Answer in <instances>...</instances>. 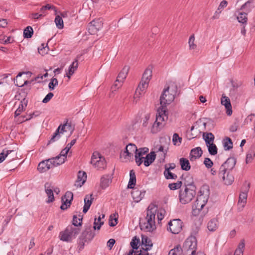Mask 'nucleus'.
<instances>
[{
  "label": "nucleus",
  "instance_id": "56",
  "mask_svg": "<svg viewBox=\"0 0 255 255\" xmlns=\"http://www.w3.org/2000/svg\"><path fill=\"white\" fill-rule=\"evenodd\" d=\"M92 194L90 196L88 195H86L84 198V203L91 206L94 198L92 197Z\"/></svg>",
  "mask_w": 255,
  "mask_h": 255
},
{
  "label": "nucleus",
  "instance_id": "8",
  "mask_svg": "<svg viewBox=\"0 0 255 255\" xmlns=\"http://www.w3.org/2000/svg\"><path fill=\"white\" fill-rule=\"evenodd\" d=\"M91 163L95 166V167H97L99 169H103L106 167V162L105 157L102 156L98 151L93 152L91 158Z\"/></svg>",
  "mask_w": 255,
  "mask_h": 255
},
{
  "label": "nucleus",
  "instance_id": "44",
  "mask_svg": "<svg viewBox=\"0 0 255 255\" xmlns=\"http://www.w3.org/2000/svg\"><path fill=\"white\" fill-rule=\"evenodd\" d=\"M79 217L80 218L78 219L76 215L73 216L72 226L73 225L75 227H81L82 226L83 217L81 216H79Z\"/></svg>",
  "mask_w": 255,
  "mask_h": 255
},
{
  "label": "nucleus",
  "instance_id": "57",
  "mask_svg": "<svg viewBox=\"0 0 255 255\" xmlns=\"http://www.w3.org/2000/svg\"><path fill=\"white\" fill-rule=\"evenodd\" d=\"M204 164L207 168H210L213 165V162L211 160L210 158L206 157L204 159Z\"/></svg>",
  "mask_w": 255,
  "mask_h": 255
},
{
  "label": "nucleus",
  "instance_id": "12",
  "mask_svg": "<svg viewBox=\"0 0 255 255\" xmlns=\"http://www.w3.org/2000/svg\"><path fill=\"white\" fill-rule=\"evenodd\" d=\"M103 23L100 19L93 20L88 24V32L91 34H96L103 27Z\"/></svg>",
  "mask_w": 255,
  "mask_h": 255
},
{
  "label": "nucleus",
  "instance_id": "4",
  "mask_svg": "<svg viewBox=\"0 0 255 255\" xmlns=\"http://www.w3.org/2000/svg\"><path fill=\"white\" fill-rule=\"evenodd\" d=\"M197 242L195 237H189L183 244L182 253L184 255H195Z\"/></svg>",
  "mask_w": 255,
  "mask_h": 255
},
{
  "label": "nucleus",
  "instance_id": "31",
  "mask_svg": "<svg viewBox=\"0 0 255 255\" xmlns=\"http://www.w3.org/2000/svg\"><path fill=\"white\" fill-rule=\"evenodd\" d=\"M25 72H19L18 75L16 76V78L14 79V83L15 84V85L17 87H22L24 85H26L28 84H31L32 81H33V80H32L31 81H27L25 80L24 81V83L22 84V81H18L17 78L18 77H20L21 76V75L23 74H25Z\"/></svg>",
  "mask_w": 255,
  "mask_h": 255
},
{
  "label": "nucleus",
  "instance_id": "5",
  "mask_svg": "<svg viewBox=\"0 0 255 255\" xmlns=\"http://www.w3.org/2000/svg\"><path fill=\"white\" fill-rule=\"evenodd\" d=\"M59 157H54L41 161L38 165L37 170L41 173L45 172L52 167L60 165L64 162V158L61 159L59 162H56L55 160Z\"/></svg>",
  "mask_w": 255,
  "mask_h": 255
},
{
  "label": "nucleus",
  "instance_id": "62",
  "mask_svg": "<svg viewBox=\"0 0 255 255\" xmlns=\"http://www.w3.org/2000/svg\"><path fill=\"white\" fill-rule=\"evenodd\" d=\"M122 83H121L120 81L117 82V80H116V81L115 82L114 84L111 87L112 92H113L114 91H116L117 89H119V87L122 86Z\"/></svg>",
  "mask_w": 255,
  "mask_h": 255
},
{
  "label": "nucleus",
  "instance_id": "39",
  "mask_svg": "<svg viewBox=\"0 0 255 255\" xmlns=\"http://www.w3.org/2000/svg\"><path fill=\"white\" fill-rule=\"evenodd\" d=\"M245 247V241L244 239H242L239 243L237 249L236 250L234 255H243Z\"/></svg>",
  "mask_w": 255,
  "mask_h": 255
},
{
  "label": "nucleus",
  "instance_id": "16",
  "mask_svg": "<svg viewBox=\"0 0 255 255\" xmlns=\"http://www.w3.org/2000/svg\"><path fill=\"white\" fill-rule=\"evenodd\" d=\"M230 172H226L221 171L218 172V175L220 178H222L224 184L227 185H231L234 181V177L233 175L230 173Z\"/></svg>",
  "mask_w": 255,
  "mask_h": 255
},
{
  "label": "nucleus",
  "instance_id": "49",
  "mask_svg": "<svg viewBox=\"0 0 255 255\" xmlns=\"http://www.w3.org/2000/svg\"><path fill=\"white\" fill-rule=\"evenodd\" d=\"M55 22L57 27L59 29H62L64 27L63 21L62 18L59 16L57 15L55 18Z\"/></svg>",
  "mask_w": 255,
  "mask_h": 255
},
{
  "label": "nucleus",
  "instance_id": "6",
  "mask_svg": "<svg viewBox=\"0 0 255 255\" xmlns=\"http://www.w3.org/2000/svg\"><path fill=\"white\" fill-rule=\"evenodd\" d=\"M199 193L200 194L198 195L196 200L192 206V214L194 216L199 214L208 201V198L203 196L201 191Z\"/></svg>",
  "mask_w": 255,
  "mask_h": 255
},
{
  "label": "nucleus",
  "instance_id": "7",
  "mask_svg": "<svg viewBox=\"0 0 255 255\" xmlns=\"http://www.w3.org/2000/svg\"><path fill=\"white\" fill-rule=\"evenodd\" d=\"M95 236V233L92 231L91 225H86L85 226V230L83 231L80 237L79 245L81 247H84L85 242L91 241Z\"/></svg>",
  "mask_w": 255,
  "mask_h": 255
},
{
  "label": "nucleus",
  "instance_id": "3",
  "mask_svg": "<svg viewBox=\"0 0 255 255\" xmlns=\"http://www.w3.org/2000/svg\"><path fill=\"white\" fill-rule=\"evenodd\" d=\"M168 119V111L164 110L163 108H158L156 116V120L152 126V132H157L164 126L163 122Z\"/></svg>",
  "mask_w": 255,
  "mask_h": 255
},
{
  "label": "nucleus",
  "instance_id": "61",
  "mask_svg": "<svg viewBox=\"0 0 255 255\" xmlns=\"http://www.w3.org/2000/svg\"><path fill=\"white\" fill-rule=\"evenodd\" d=\"M53 96H54V94L52 93H51V92L49 93L45 97V98L43 99L42 102L43 103H48L51 99V98L53 97Z\"/></svg>",
  "mask_w": 255,
  "mask_h": 255
},
{
  "label": "nucleus",
  "instance_id": "41",
  "mask_svg": "<svg viewBox=\"0 0 255 255\" xmlns=\"http://www.w3.org/2000/svg\"><path fill=\"white\" fill-rule=\"evenodd\" d=\"M33 30L31 26H27L23 30V37L25 38H30L32 36Z\"/></svg>",
  "mask_w": 255,
  "mask_h": 255
},
{
  "label": "nucleus",
  "instance_id": "64",
  "mask_svg": "<svg viewBox=\"0 0 255 255\" xmlns=\"http://www.w3.org/2000/svg\"><path fill=\"white\" fill-rule=\"evenodd\" d=\"M141 242L144 244H151V246H152L151 240L147 237H142Z\"/></svg>",
  "mask_w": 255,
  "mask_h": 255
},
{
  "label": "nucleus",
  "instance_id": "19",
  "mask_svg": "<svg viewBox=\"0 0 255 255\" xmlns=\"http://www.w3.org/2000/svg\"><path fill=\"white\" fill-rule=\"evenodd\" d=\"M221 104L225 106L226 109V113L228 116L232 114V109L230 99L224 95L221 98Z\"/></svg>",
  "mask_w": 255,
  "mask_h": 255
},
{
  "label": "nucleus",
  "instance_id": "26",
  "mask_svg": "<svg viewBox=\"0 0 255 255\" xmlns=\"http://www.w3.org/2000/svg\"><path fill=\"white\" fill-rule=\"evenodd\" d=\"M129 70V67L128 66H124L122 71H120L118 75L117 82L120 81L121 83H123L124 80L126 78Z\"/></svg>",
  "mask_w": 255,
  "mask_h": 255
},
{
  "label": "nucleus",
  "instance_id": "51",
  "mask_svg": "<svg viewBox=\"0 0 255 255\" xmlns=\"http://www.w3.org/2000/svg\"><path fill=\"white\" fill-rule=\"evenodd\" d=\"M58 80L56 78L53 77L51 79L50 82L48 84L49 89L51 91L53 90L55 88V87L57 85H58Z\"/></svg>",
  "mask_w": 255,
  "mask_h": 255
},
{
  "label": "nucleus",
  "instance_id": "21",
  "mask_svg": "<svg viewBox=\"0 0 255 255\" xmlns=\"http://www.w3.org/2000/svg\"><path fill=\"white\" fill-rule=\"evenodd\" d=\"M203 153V151L200 147H197L191 150L189 158L191 161H193L200 158Z\"/></svg>",
  "mask_w": 255,
  "mask_h": 255
},
{
  "label": "nucleus",
  "instance_id": "14",
  "mask_svg": "<svg viewBox=\"0 0 255 255\" xmlns=\"http://www.w3.org/2000/svg\"><path fill=\"white\" fill-rule=\"evenodd\" d=\"M73 200V194L70 191H67L65 195L61 197L62 204L60 209L62 210H65L71 206V202Z\"/></svg>",
  "mask_w": 255,
  "mask_h": 255
},
{
  "label": "nucleus",
  "instance_id": "2",
  "mask_svg": "<svg viewBox=\"0 0 255 255\" xmlns=\"http://www.w3.org/2000/svg\"><path fill=\"white\" fill-rule=\"evenodd\" d=\"M187 186L184 190H180L179 194V201L183 204L190 202L196 194L195 185L188 184Z\"/></svg>",
  "mask_w": 255,
  "mask_h": 255
},
{
  "label": "nucleus",
  "instance_id": "36",
  "mask_svg": "<svg viewBox=\"0 0 255 255\" xmlns=\"http://www.w3.org/2000/svg\"><path fill=\"white\" fill-rule=\"evenodd\" d=\"M66 231H69L72 237L75 238V237L80 233V229L78 228V227H73L72 225H70L68 226L66 228Z\"/></svg>",
  "mask_w": 255,
  "mask_h": 255
},
{
  "label": "nucleus",
  "instance_id": "40",
  "mask_svg": "<svg viewBox=\"0 0 255 255\" xmlns=\"http://www.w3.org/2000/svg\"><path fill=\"white\" fill-rule=\"evenodd\" d=\"M247 15L248 13L246 12H239V15L237 17L238 21L243 24H246L248 21Z\"/></svg>",
  "mask_w": 255,
  "mask_h": 255
},
{
  "label": "nucleus",
  "instance_id": "46",
  "mask_svg": "<svg viewBox=\"0 0 255 255\" xmlns=\"http://www.w3.org/2000/svg\"><path fill=\"white\" fill-rule=\"evenodd\" d=\"M208 151L211 155H215L217 154L218 148L215 144L212 143L207 145Z\"/></svg>",
  "mask_w": 255,
  "mask_h": 255
},
{
  "label": "nucleus",
  "instance_id": "48",
  "mask_svg": "<svg viewBox=\"0 0 255 255\" xmlns=\"http://www.w3.org/2000/svg\"><path fill=\"white\" fill-rule=\"evenodd\" d=\"M139 239L136 236L134 237L130 243V245L132 249L135 250H137L139 247L138 245L139 243Z\"/></svg>",
  "mask_w": 255,
  "mask_h": 255
},
{
  "label": "nucleus",
  "instance_id": "43",
  "mask_svg": "<svg viewBox=\"0 0 255 255\" xmlns=\"http://www.w3.org/2000/svg\"><path fill=\"white\" fill-rule=\"evenodd\" d=\"M182 249L180 245L176 246L173 249H171L168 255H180L182 253Z\"/></svg>",
  "mask_w": 255,
  "mask_h": 255
},
{
  "label": "nucleus",
  "instance_id": "22",
  "mask_svg": "<svg viewBox=\"0 0 255 255\" xmlns=\"http://www.w3.org/2000/svg\"><path fill=\"white\" fill-rule=\"evenodd\" d=\"M87 178L86 173L84 171H79L78 174L77 179L75 185L77 187H81L86 182Z\"/></svg>",
  "mask_w": 255,
  "mask_h": 255
},
{
  "label": "nucleus",
  "instance_id": "1",
  "mask_svg": "<svg viewBox=\"0 0 255 255\" xmlns=\"http://www.w3.org/2000/svg\"><path fill=\"white\" fill-rule=\"evenodd\" d=\"M157 211V207L152 204H150L146 212V216L145 221L143 222L141 220L139 221V226L141 230L146 232H152L155 229V217Z\"/></svg>",
  "mask_w": 255,
  "mask_h": 255
},
{
  "label": "nucleus",
  "instance_id": "29",
  "mask_svg": "<svg viewBox=\"0 0 255 255\" xmlns=\"http://www.w3.org/2000/svg\"><path fill=\"white\" fill-rule=\"evenodd\" d=\"M129 180L128 185V188L133 189L136 184V176L134 171L132 169L129 172Z\"/></svg>",
  "mask_w": 255,
  "mask_h": 255
},
{
  "label": "nucleus",
  "instance_id": "63",
  "mask_svg": "<svg viewBox=\"0 0 255 255\" xmlns=\"http://www.w3.org/2000/svg\"><path fill=\"white\" fill-rule=\"evenodd\" d=\"M143 159H144V157L137 156V155L135 154V160L138 166H140L143 162Z\"/></svg>",
  "mask_w": 255,
  "mask_h": 255
},
{
  "label": "nucleus",
  "instance_id": "47",
  "mask_svg": "<svg viewBox=\"0 0 255 255\" xmlns=\"http://www.w3.org/2000/svg\"><path fill=\"white\" fill-rule=\"evenodd\" d=\"M182 185L181 181H178L176 183H172L168 184V187L171 190L180 189Z\"/></svg>",
  "mask_w": 255,
  "mask_h": 255
},
{
  "label": "nucleus",
  "instance_id": "34",
  "mask_svg": "<svg viewBox=\"0 0 255 255\" xmlns=\"http://www.w3.org/2000/svg\"><path fill=\"white\" fill-rule=\"evenodd\" d=\"M206 145L214 143L215 138L214 134L211 132H204L203 134Z\"/></svg>",
  "mask_w": 255,
  "mask_h": 255
},
{
  "label": "nucleus",
  "instance_id": "11",
  "mask_svg": "<svg viewBox=\"0 0 255 255\" xmlns=\"http://www.w3.org/2000/svg\"><path fill=\"white\" fill-rule=\"evenodd\" d=\"M250 186V183L246 181L241 188V191L239 195L238 203L243 204V207L245 206L247 203L248 193L249 191Z\"/></svg>",
  "mask_w": 255,
  "mask_h": 255
},
{
  "label": "nucleus",
  "instance_id": "25",
  "mask_svg": "<svg viewBox=\"0 0 255 255\" xmlns=\"http://www.w3.org/2000/svg\"><path fill=\"white\" fill-rule=\"evenodd\" d=\"M156 158V154L154 151H151L147 154L145 157H144L143 164L145 166H149L155 160Z\"/></svg>",
  "mask_w": 255,
  "mask_h": 255
},
{
  "label": "nucleus",
  "instance_id": "35",
  "mask_svg": "<svg viewBox=\"0 0 255 255\" xmlns=\"http://www.w3.org/2000/svg\"><path fill=\"white\" fill-rule=\"evenodd\" d=\"M254 7V0H249L245 2L240 8V10H245L246 12H249Z\"/></svg>",
  "mask_w": 255,
  "mask_h": 255
},
{
  "label": "nucleus",
  "instance_id": "17",
  "mask_svg": "<svg viewBox=\"0 0 255 255\" xmlns=\"http://www.w3.org/2000/svg\"><path fill=\"white\" fill-rule=\"evenodd\" d=\"M135 151H138L137 147L134 144L130 143L126 146L125 151L121 153V156L123 155L125 158H130L133 155L132 152L135 153Z\"/></svg>",
  "mask_w": 255,
  "mask_h": 255
},
{
  "label": "nucleus",
  "instance_id": "37",
  "mask_svg": "<svg viewBox=\"0 0 255 255\" xmlns=\"http://www.w3.org/2000/svg\"><path fill=\"white\" fill-rule=\"evenodd\" d=\"M59 237L61 240L66 242L70 241L72 238L69 231H66V229L60 233Z\"/></svg>",
  "mask_w": 255,
  "mask_h": 255
},
{
  "label": "nucleus",
  "instance_id": "45",
  "mask_svg": "<svg viewBox=\"0 0 255 255\" xmlns=\"http://www.w3.org/2000/svg\"><path fill=\"white\" fill-rule=\"evenodd\" d=\"M152 246H151V244H144L143 243L141 244V248H140V253L138 254H136V255H144V254H143L142 253V251H143L144 252H147L148 250H150V249L152 247ZM144 255H150L148 253H146L145 254H144Z\"/></svg>",
  "mask_w": 255,
  "mask_h": 255
},
{
  "label": "nucleus",
  "instance_id": "53",
  "mask_svg": "<svg viewBox=\"0 0 255 255\" xmlns=\"http://www.w3.org/2000/svg\"><path fill=\"white\" fill-rule=\"evenodd\" d=\"M115 217L114 218H113L112 215L110 216L109 225L110 227H115L118 224V217H116V214H113Z\"/></svg>",
  "mask_w": 255,
  "mask_h": 255
},
{
  "label": "nucleus",
  "instance_id": "60",
  "mask_svg": "<svg viewBox=\"0 0 255 255\" xmlns=\"http://www.w3.org/2000/svg\"><path fill=\"white\" fill-rule=\"evenodd\" d=\"M32 119V116H30V117H26V116H21L19 117H18L17 119V122L19 123H22L25 121L30 120Z\"/></svg>",
  "mask_w": 255,
  "mask_h": 255
},
{
  "label": "nucleus",
  "instance_id": "55",
  "mask_svg": "<svg viewBox=\"0 0 255 255\" xmlns=\"http://www.w3.org/2000/svg\"><path fill=\"white\" fill-rule=\"evenodd\" d=\"M50 9H54L56 11V7L53 5H51L50 4H47L46 5L43 6L41 7L40 9V11L43 13L44 12V11L46 10H50Z\"/></svg>",
  "mask_w": 255,
  "mask_h": 255
},
{
  "label": "nucleus",
  "instance_id": "54",
  "mask_svg": "<svg viewBox=\"0 0 255 255\" xmlns=\"http://www.w3.org/2000/svg\"><path fill=\"white\" fill-rule=\"evenodd\" d=\"M24 109V107L23 106V102L21 101L20 102V104H19L18 108L16 109L14 113L15 118L19 116L21 113L23 111Z\"/></svg>",
  "mask_w": 255,
  "mask_h": 255
},
{
  "label": "nucleus",
  "instance_id": "28",
  "mask_svg": "<svg viewBox=\"0 0 255 255\" xmlns=\"http://www.w3.org/2000/svg\"><path fill=\"white\" fill-rule=\"evenodd\" d=\"M112 182V179L109 175H104L101 178V187L103 189H106Z\"/></svg>",
  "mask_w": 255,
  "mask_h": 255
},
{
  "label": "nucleus",
  "instance_id": "18",
  "mask_svg": "<svg viewBox=\"0 0 255 255\" xmlns=\"http://www.w3.org/2000/svg\"><path fill=\"white\" fill-rule=\"evenodd\" d=\"M12 154V157H9V160L10 161L14 159H16V152L14 150H5L3 149L0 153V163H1L9 155V154Z\"/></svg>",
  "mask_w": 255,
  "mask_h": 255
},
{
  "label": "nucleus",
  "instance_id": "23",
  "mask_svg": "<svg viewBox=\"0 0 255 255\" xmlns=\"http://www.w3.org/2000/svg\"><path fill=\"white\" fill-rule=\"evenodd\" d=\"M145 193V191H141L136 188H133V190L131 194L134 201L138 202L144 197Z\"/></svg>",
  "mask_w": 255,
  "mask_h": 255
},
{
  "label": "nucleus",
  "instance_id": "30",
  "mask_svg": "<svg viewBox=\"0 0 255 255\" xmlns=\"http://www.w3.org/2000/svg\"><path fill=\"white\" fill-rule=\"evenodd\" d=\"M152 76V70L149 68H146L143 75L142 79V81H144V84L148 85V83L151 78Z\"/></svg>",
  "mask_w": 255,
  "mask_h": 255
},
{
  "label": "nucleus",
  "instance_id": "24",
  "mask_svg": "<svg viewBox=\"0 0 255 255\" xmlns=\"http://www.w3.org/2000/svg\"><path fill=\"white\" fill-rule=\"evenodd\" d=\"M81 56V55H77L76 59L74 61L72 62V63L70 65L68 69V72L66 74V76L69 79L71 77V76L72 75L75 70H77L78 66V58Z\"/></svg>",
  "mask_w": 255,
  "mask_h": 255
},
{
  "label": "nucleus",
  "instance_id": "20",
  "mask_svg": "<svg viewBox=\"0 0 255 255\" xmlns=\"http://www.w3.org/2000/svg\"><path fill=\"white\" fill-rule=\"evenodd\" d=\"M45 191L48 196V200H47L46 202L47 203H50L54 201V197L53 195V187H52L48 182H46L44 185Z\"/></svg>",
  "mask_w": 255,
  "mask_h": 255
},
{
  "label": "nucleus",
  "instance_id": "58",
  "mask_svg": "<svg viewBox=\"0 0 255 255\" xmlns=\"http://www.w3.org/2000/svg\"><path fill=\"white\" fill-rule=\"evenodd\" d=\"M67 150L66 149H63L61 150L60 153L59 155H58V156H56V157H59V158L58 159H56V160H59L60 159V160L61 159H64V161H65V159H66L67 158V154L68 153V152H66Z\"/></svg>",
  "mask_w": 255,
  "mask_h": 255
},
{
  "label": "nucleus",
  "instance_id": "27",
  "mask_svg": "<svg viewBox=\"0 0 255 255\" xmlns=\"http://www.w3.org/2000/svg\"><path fill=\"white\" fill-rule=\"evenodd\" d=\"M179 163L182 170L188 171L190 170L191 165L188 159L184 157L180 158Z\"/></svg>",
  "mask_w": 255,
  "mask_h": 255
},
{
  "label": "nucleus",
  "instance_id": "52",
  "mask_svg": "<svg viewBox=\"0 0 255 255\" xmlns=\"http://www.w3.org/2000/svg\"><path fill=\"white\" fill-rule=\"evenodd\" d=\"M138 151H135V154L137 155V156L142 157L143 155H144L148 151V148L147 147L139 148L137 149Z\"/></svg>",
  "mask_w": 255,
  "mask_h": 255
},
{
  "label": "nucleus",
  "instance_id": "10",
  "mask_svg": "<svg viewBox=\"0 0 255 255\" xmlns=\"http://www.w3.org/2000/svg\"><path fill=\"white\" fill-rule=\"evenodd\" d=\"M168 231L174 234L179 233L182 230L183 222L180 219H176L170 220L168 223Z\"/></svg>",
  "mask_w": 255,
  "mask_h": 255
},
{
  "label": "nucleus",
  "instance_id": "15",
  "mask_svg": "<svg viewBox=\"0 0 255 255\" xmlns=\"http://www.w3.org/2000/svg\"><path fill=\"white\" fill-rule=\"evenodd\" d=\"M66 126H67V124H66V123L64 124L63 125H60L55 130V132L52 136L50 139L48 141L47 145L58 140L60 137V133H62L66 131V130H65Z\"/></svg>",
  "mask_w": 255,
  "mask_h": 255
},
{
  "label": "nucleus",
  "instance_id": "38",
  "mask_svg": "<svg viewBox=\"0 0 255 255\" xmlns=\"http://www.w3.org/2000/svg\"><path fill=\"white\" fill-rule=\"evenodd\" d=\"M224 148L225 150H229L233 148V142L229 137H226L223 139Z\"/></svg>",
  "mask_w": 255,
  "mask_h": 255
},
{
  "label": "nucleus",
  "instance_id": "42",
  "mask_svg": "<svg viewBox=\"0 0 255 255\" xmlns=\"http://www.w3.org/2000/svg\"><path fill=\"white\" fill-rule=\"evenodd\" d=\"M105 217V215L104 214H102V217H101V216H99L98 219V221L97 222L96 220H97V218H95V221H94V230H100L102 225H103L104 224V222H102L101 220L102 219V218H104Z\"/></svg>",
  "mask_w": 255,
  "mask_h": 255
},
{
  "label": "nucleus",
  "instance_id": "13",
  "mask_svg": "<svg viewBox=\"0 0 255 255\" xmlns=\"http://www.w3.org/2000/svg\"><path fill=\"white\" fill-rule=\"evenodd\" d=\"M237 159L236 158L234 157H229L221 165L219 168V171H221V172L224 171V173L230 172L235 167Z\"/></svg>",
  "mask_w": 255,
  "mask_h": 255
},
{
  "label": "nucleus",
  "instance_id": "59",
  "mask_svg": "<svg viewBox=\"0 0 255 255\" xmlns=\"http://www.w3.org/2000/svg\"><path fill=\"white\" fill-rule=\"evenodd\" d=\"M255 156V153L253 152H249L247 153L246 156V163H249L252 162L254 157Z\"/></svg>",
  "mask_w": 255,
  "mask_h": 255
},
{
  "label": "nucleus",
  "instance_id": "50",
  "mask_svg": "<svg viewBox=\"0 0 255 255\" xmlns=\"http://www.w3.org/2000/svg\"><path fill=\"white\" fill-rule=\"evenodd\" d=\"M194 41L195 36L194 34H192L190 36L188 42L189 48L190 50L195 49L197 47V45L194 43Z\"/></svg>",
  "mask_w": 255,
  "mask_h": 255
},
{
  "label": "nucleus",
  "instance_id": "33",
  "mask_svg": "<svg viewBox=\"0 0 255 255\" xmlns=\"http://www.w3.org/2000/svg\"><path fill=\"white\" fill-rule=\"evenodd\" d=\"M218 221L216 219L211 220L207 224V228L210 232L215 231L218 227Z\"/></svg>",
  "mask_w": 255,
  "mask_h": 255
},
{
  "label": "nucleus",
  "instance_id": "9",
  "mask_svg": "<svg viewBox=\"0 0 255 255\" xmlns=\"http://www.w3.org/2000/svg\"><path fill=\"white\" fill-rule=\"evenodd\" d=\"M169 87L165 88L160 98L161 106L159 108H163L166 111H167L166 105L170 104L174 99V95L169 94Z\"/></svg>",
  "mask_w": 255,
  "mask_h": 255
},
{
  "label": "nucleus",
  "instance_id": "32",
  "mask_svg": "<svg viewBox=\"0 0 255 255\" xmlns=\"http://www.w3.org/2000/svg\"><path fill=\"white\" fill-rule=\"evenodd\" d=\"M165 170L163 172L164 176L166 179H176L177 176L174 173H172L170 170L167 168V164L164 165Z\"/></svg>",
  "mask_w": 255,
  "mask_h": 255
}]
</instances>
